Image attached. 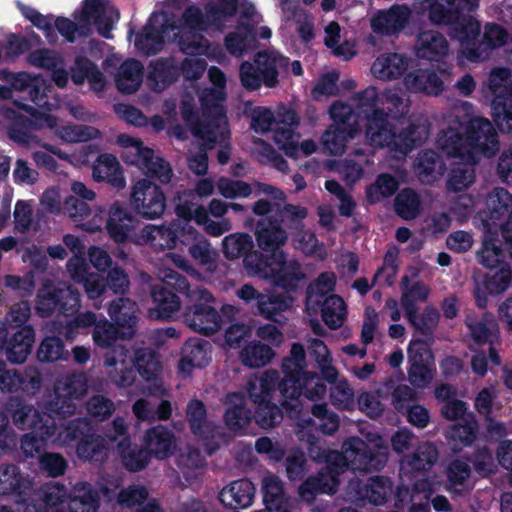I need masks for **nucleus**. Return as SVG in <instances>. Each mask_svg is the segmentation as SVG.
Returning a JSON list of instances; mask_svg holds the SVG:
<instances>
[{"label": "nucleus", "instance_id": "obj_57", "mask_svg": "<svg viewBox=\"0 0 512 512\" xmlns=\"http://www.w3.org/2000/svg\"><path fill=\"white\" fill-rule=\"evenodd\" d=\"M393 485L389 478L384 476H375L359 488V497L367 499L374 505L384 504L392 493Z\"/></svg>", "mask_w": 512, "mask_h": 512}, {"label": "nucleus", "instance_id": "obj_37", "mask_svg": "<svg viewBox=\"0 0 512 512\" xmlns=\"http://www.w3.org/2000/svg\"><path fill=\"white\" fill-rule=\"evenodd\" d=\"M358 125L331 124L323 133L321 143L324 149L331 155L344 154L347 144L358 134Z\"/></svg>", "mask_w": 512, "mask_h": 512}, {"label": "nucleus", "instance_id": "obj_62", "mask_svg": "<svg viewBox=\"0 0 512 512\" xmlns=\"http://www.w3.org/2000/svg\"><path fill=\"white\" fill-rule=\"evenodd\" d=\"M76 453L85 461L103 462L108 456V448L102 436L89 435L80 440Z\"/></svg>", "mask_w": 512, "mask_h": 512}, {"label": "nucleus", "instance_id": "obj_11", "mask_svg": "<svg viewBox=\"0 0 512 512\" xmlns=\"http://www.w3.org/2000/svg\"><path fill=\"white\" fill-rule=\"evenodd\" d=\"M13 424L20 430H31L37 435L52 437L57 431L54 419L41 412L32 404H27L19 399H11L7 407Z\"/></svg>", "mask_w": 512, "mask_h": 512}, {"label": "nucleus", "instance_id": "obj_1", "mask_svg": "<svg viewBox=\"0 0 512 512\" xmlns=\"http://www.w3.org/2000/svg\"><path fill=\"white\" fill-rule=\"evenodd\" d=\"M435 144L447 157L466 163H476L481 156H492L499 149L497 133L488 119L474 117L464 130L456 114L445 118V126L438 133Z\"/></svg>", "mask_w": 512, "mask_h": 512}, {"label": "nucleus", "instance_id": "obj_45", "mask_svg": "<svg viewBox=\"0 0 512 512\" xmlns=\"http://www.w3.org/2000/svg\"><path fill=\"white\" fill-rule=\"evenodd\" d=\"M335 285L336 275L334 272L327 271L321 273L307 287L306 310L309 313L316 314L322 301L334 291Z\"/></svg>", "mask_w": 512, "mask_h": 512}, {"label": "nucleus", "instance_id": "obj_33", "mask_svg": "<svg viewBox=\"0 0 512 512\" xmlns=\"http://www.w3.org/2000/svg\"><path fill=\"white\" fill-rule=\"evenodd\" d=\"M403 84L412 93L437 96L444 90V82L430 69H417L405 75Z\"/></svg>", "mask_w": 512, "mask_h": 512}, {"label": "nucleus", "instance_id": "obj_31", "mask_svg": "<svg viewBox=\"0 0 512 512\" xmlns=\"http://www.w3.org/2000/svg\"><path fill=\"white\" fill-rule=\"evenodd\" d=\"M92 177L96 182H108L117 189L126 186V179L118 159L108 153L101 154L92 166Z\"/></svg>", "mask_w": 512, "mask_h": 512}, {"label": "nucleus", "instance_id": "obj_61", "mask_svg": "<svg viewBox=\"0 0 512 512\" xmlns=\"http://www.w3.org/2000/svg\"><path fill=\"white\" fill-rule=\"evenodd\" d=\"M402 295L400 303L405 310V313H410L414 310H418L417 303L424 302L429 293L430 289L424 283L417 281L412 285H409V277L404 276L401 279Z\"/></svg>", "mask_w": 512, "mask_h": 512}, {"label": "nucleus", "instance_id": "obj_28", "mask_svg": "<svg viewBox=\"0 0 512 512\" xmlns=\"http://www.w3.org/2000/svg\"><path fill=\"white\" fill-rule=\"evenodd\" d=\"M185 412L190 430L194 435L203 440L220 435V427L208 420L206 406L201 400H190Z\"/></svg>", "mask_w": 512, "mask_h": 512}, {"label": "nucleus", "instance_id": "obj_14", "mask_svg": "<svg viewBox=\"0 0 512 512\" xmlns=\"http://www.w3.org/2000/svg\"><path fill=\"white\" fill-rule=\"evenodd\" d=\"M307 276L301 264L293 258H287L285 253H274L271 257L269 282L285 292L296 291Z\"/></svg>", "mask_w": 512, "mask_h": 512}, {"label": "nucleus", "instance_id": "obj_35", "mask_svg": "<svg viewBox=\"0 0 512 512\" xmlns=\"http://www.w3.org/2000/svg\"><path fill=\"white\" fill-rule=\"evenodd\" d=\"M255 496V487L246 479L236 480L225 486L219 493L221 503L232 509L249 507Z\"/></svg>", "mask_w": 512, "mask_h": 512}, {"label": "nucleus", "instance_id": "obj_41", "mask_svg": "<svg viewBox=\"0 0 512 512\" xmlns=\"http://www.w3.org/2000/svg\"><path fill=\"white\" fill-rule=\"evenodd\" d=\"M414 169L422 183L431 184L443 176L446 165L435 151L424 150L418 154Z\"/></svg>", "mask_w": 512, "mask_h": 512}, {"label": "nucleus", "instance_id": "obj_38", "mask_svg": "<svg viewBox=\"0 0 512 512\" xmlns=\"http://www.w3.org/2000/svg\"><path fill=\"white\" fill-rule=\"evenodd\" d=\"M447 5H433L429 10V20L437 25H450L455 23L461 15V10L474 12L479 8V0H443Z\"/></svg>", "mask_w": 512, "mask_h": 512}, {"label": "nucleus", "instance_id": "obj_4", "mask_svg": "<svg viewBox=\"0 0 512 512\" xmlns=\"http://www.w3.org/2000/svg\"><path fill=\"white\" fill-rule=\"evenodd\" d=\"M210 81L217 89H205L201 96L202 119L192 129L195 136L203 139L207 148L222 143L228 136V122L223 107L226 85L225 74L218 67L208 70Z\"/></svg>", "mask_w": 512, "mask_h": 512}, {"label": "nucleus", "instance_id": "obj_7", "mask_svg": "<svg viewBox=\"0 0 512 512\" xmlns=\"http://www.w3.org/2000/svg\"><path fill=\"white\" fill-rule=\"evenodd\" d=\"M35 308L42 317L55 311L73 314L80 308V293L67 283L46 280L38 290Z\"/></svg>", "mask_w": 512, "mask_h": 512}, {"label": "nucleus", "instance_id": "obj_50", "mask_svg": "<svg viewBox=\"0 0 512 512\" xmlns=\"http://www.w3.org/2000/svg\"><path fill=\"white\" fill-rule=\"evenodd\" d=\"M72 80L75 84L81 85L88 80L92 90L103 91L106 85L103 74L96 65L85 57H77L75 66L72 68Z\"/></svg>", "mask_w": 512, "mask_h": 512}, {"label": "nucleus", "instance_id": "obj_12", "mask_svg": "<svg viewBox=\"0 0 512 512\" xmlns=\"http://www.w3.org/2000/svg\"><path fill=\"white\" fill-rule=\"evenodd\" d=\"M306 364L285 358L281 368L284 377L280 379L281 406L290 414H298L301 410L299 397L301 387L297 384L314 377V372L305 370Z\"/></svg>", "mask_w": 512, "mask_h": 512}, {"label": "nucleus", "instance_id": "obj_29", "mask_svg": "<svg viewBox=\"0 0 512 512\" xmlns=\"http://www.w3.org/2000/svg\"><path fill=\"white\" fill-rule=\"evenodd\" d=\"M210 343L208 341L192 338L182 348V357L179 361V372L189 376L194 368H201L208 364L210 358Z\"/></svg>", "mask_w": 512, "mask_h": 512}, {"label": "nucleus", "instance_id": "obj_52", "mask_svg": "<svg viewBox=\"0 0 512 512\" xmlns=\"http://www.w3.org/2000/svg\"><path fill=\"white\" fill-rule=\"evenodd\" d=\"M179 471L188 482L199 477L205 466V458L198 448L187 446L179 452L175 459Z\"/></svg>", "mask_w": 512, "mask_h": 512}, {"label": "nucleus", "instance_id": "obj_22", "mask_svg": "<svg viewBox=\"0 0 512 512\" xmlns=\"http://www.w3.org/2000/svg\"><path fill=\"white\" fill-rule=\"evenodd\" d=\"M83 15L88 27L93 22L98 32L105 38H110L113 24L119 19V12L105 0H85Z\"/></svg>", "mask_w": 512, "mask_h": 512}, {"label": "nucleus", "instance_id": "obj_47", "mask_svg": "<svg viewBox=\"0 0 512 512\" xmlns=\"http://www.w3.org/2000/svg\"><path fill=\"white\" fill-rule=\"evenodd\" d=\"M143 80V65L135 60L124 61L115 73V84L117 89L124 94L136 92Z\"/></svg>", "mask_w": 512, "mask_h": 512}, {"label": "nucleus", "instance_id": "obj_19", "mask_svg": "<svg viewBox=\"0 0 512 512\" xmlns=\"http://www.w3.org/2000/svg\"><path fill=\"white\" fill-rule=\"evenodd\" d=\"M133 364L139 375L150 385L148 394L161 397L167 394L166 388L160 379L162 366L156 354L148 348H140L135 351Z\"/></svg>", "mask_w": 512, "mask_h": 512}, {"label": "nucleus", "instance_id": "obj_17", "mask_svg": "<svg viewBox=\"0 0 512 512\" xmlns=\"http://www.w3.org/2000/svg\"><path fill=\"white\" fill-rule=\"evenodd\" d=\"M133 358L122 345L113 347L104 355V368L107 378L118 388H128L135 383Z\"/></svg>", "mask_w": 512, "mask_h": 512}, {"label": "nucleus", "instance_id": "obj_59", "mask_svg": "<svg viewBox=\"0 0 512 512\" xmlns=\"http://www.w3.org/2000/svg\"><path fill=\"white\" fill-rule=\"evenodd\" d=\"M308 349L310 355L317 362L322 377L328 382L337 380L338 371L332 365V358L325 343L319 339H309Z\"/></svg>", "mask_w": 512, "mask_h": 512}, {"label": "nucleus", "instance_id": "obj_10", "mask_svg": "<svg viewBox=\"0 0 512 512\" xmlns=\"http://www.w3.org/2000/svg\"><path fill=\"white\" fill-rule=\"evenodd\" d=\"M130 205L141 218H160L166 209V196L159 185L148 178H140L131 186Z\"/></svg>", "mask_w": 512, "mask_h": 512}, {"label": "nucleus", "instance_id": "obj_25", "mask_svg": "<svg viewBox=\"0 0 512 512\" xmlns=\"http://www.w3.org/2000/svg\"><path fill=\"white\" fill-rule=\"evenodd\" d=\"M226 407L224 422L231 431H240L246 428L251 422V411L246 406V399L241 392H230L222 399Z\"/></svg>", "mask_w": 512, "mask_h": 512}, {"label": "nucleus", "instance_id": "obj_55", "mask_svg": "<svg viewBox=\"0 0 512 512\" xmlns=\"http://www.w3.org/2000/svg\"><path fill=\"white\" fill-rule=\"evenodd\" d=\"M471 476L470 465L463 460L456 459L449 463L446 469L447 490L457 495L469 490L468 481Z\"/></svg>", "mask_w": 512, "mask_h": 512}, {"label": "nucleus", "instance_id": "obj_58", "mask_svg": "<svg viewBox=\"0 0 512 512\" xmlns=\"http://www.w3.org/2000/svg\"><path fill=\"white\" fill-rule=\"evenodd\" d=\"M478 261L486 268L493 270L500 265H507L503 261L504 252L498 242L493 238L491 229H487L483 238L482 247L477 252Z\"/></svg>", "mask_w": 512, "mask_h": 512}, {"label": "nucleus", "instance_id": "obj_23", "mask_svg": "<svg viewBox=\"0 0 512 512\" xmlns=\"http://www.w3.org/2000/svg\"><path fill=\"white\" fill-rule=\"evenodd\" d=\"M277 388L280 389V375L275 369L251 375L245 386L247 395L254 404L272 401Z\"/></svg>", "mask_w": 512, "mask_h": 512}, {"label": "nucleus", "instance_id": "obj_48", "mask_svg": "<svg viewBox=\"0 0 512 512\" xmlns=\"http://www.w3.org/2000/svg\"><path fill=\"white\" fill-rule=\"evenodd\" d=\"M275 352L271 346L259 341L252 340L246 343L239 352L241 363L250 368H262L272 362Z\"/></svg>", "mask_w": 512, "mask_h": 512}, {"label": "nucleus", "instance_id": "obj_18", "mask_svg": "<svg viewBox=\"0 0 512 512\" xmlns=\"http://www.w3.org/2000/svg\"><path fill=\"white\" fill-rule=\"evenodd\" d=\"M412 10L405 4H394L376 11L370 18L371 30L380 36H398L409 24Z\"/></svg>", "mask_w": 512, "mask_h": 512}, {"label": "nucleus", "instance_id": "obj_46", "mask_svg": "<svg viewBox=\"0 0 512 512\" xmlns=\"http://www.w3.org/2000/svg\"><path fill=\"white\" fill-rule=\"evenodd\" d=\"M160 18L163 19L164 16L153 15L143 31L136 37L135 46L143 55H153L162 49L164 29L158 27L161 22Z\"/></svg>", "mask_w": 512, "mask_h": 512}, {"label": "nucleus", "instance_id": "obj_21", "mask_svg": "<svg viewBox=\"0 0 512 512\" xmlns=\"http://www.w3.org/2000/svg\"><path fill=\"white\" fill-rule=\"evenodd\" d=\"M178 440L173 431L163 425L146 430L143 436L144 449L158 460L169 458L176 450Z\"/></svg>", "mask_w": 512, "mask_h": 512}, {"label": "nucleus", "instance_id": "obj_64", "mask_svg": "<svg viewBox=\"0 0 512 512\" xmlns=\"http://www.w3.org/2000/svg\"><path fill=\"white\" fill-rule=\"evenodd\" d=\"M352 101L356 109L362 113L368 121L369 116H381L383 115V109H381V96L374 86H369L363 91L355 93L352 96Z\"/></svg>", "mask_w": 512, "mask_h": 512}, {"label": "nucleus", "instance_id": "obj_16", "mask_svg": "<svg viewBox=\"0 0 512 512\" xmlns=\"http://www.w3.org/2000/svg\"><path fill=\"white\" fill-rule=\"evenodd\" d=\"M465 325L468 328L471 339L478 345H489V358L495 365L501 364V358L495 348L500 342L498 323L491 313L482 316L467 315Z\"/></svg>", "mask_w": 512, "mask_h": 512}, {"label": "nucleus", "instance_id": "obj_32", "mask_svg": "<svg viewBox=\"0 0 512 512\" xmlns=\"http://www.w3.org/2000/svg\"><path fill=\"white\" fill-rule=\"evenodd\" d=\"M254 63L262 76L263 84L274 88L279 84V73L287 69L289 59L275 51H263L256 54Z\"/></svg>", "mask_w": 512, "mask_h": 512}, {"label": "nucleus", "instance_id": "obj_6", "mask_svg": "<svg viewBox=\"0 0 512 512\" xmlns=\"http://www.w3.org/2000/svg\"><path fill=\"white\" fill-rule=\"evenodd\" d=\"M116 143L123 148L121 157L125 163L136 166L143 174L162 184L171 182L174 173L169 162L145 146L141 139L120 134Z\"/></svg>", "mask_w": 512, "mask_h": 512}, {"label": "nucleus", "instance_id": "obj_15", "mask_svg": "<svg viewBox=\"0 0 512 512\" xmlns=\"http://www.w3.org/2000/svg\"><path fill=\"white\" fill-rule=\"evenodd\" d=\"M34 484L28 475L13 463L0 464V496H13L15 503L26 505L34 494ZM38 507L42 506L41 501ZM37 506V504H35Z\"/></svg>", "mask_w": 512, "mask_h": 512}, {"label": "nucleus", "instance_id": "obj_30", "mask_svg": "<svg viewBox=\"0 0 512 512\" xmlns=\"http://www.w3.org/2000/svg\"><path fill=\"white\" fill-rule=\"evenodd\" d=\"M338 483L336 473L327 465L318 475L306 479L299 486L298 494L303 501L312 503L318 493H334Z\"/></svg>", "mask_w": 512, "mask_h": 512}, {"label": "nucleus", "instance_id": "obj_56", "mask_svg": "<svg viewBox=\"0 0 512 512\" xmlns=\"http://www.w3.org/2000/svg\"><path fill=\"white\" fill-rule=\"evenodd\" d=\"M322 320L330 329L340 328L347 316V309L344 300L335 294H330L320 304Z\"/></svg>", "mask_w": 512, "mask_h": 512}, {"label": "nucleus", "instance_id": "obj_53", "mask_svg": "<svg viewBox=\"0 0 512 512\" xmlns=\"http://www.w3.org/2000/svg\"><path fill=\"white\" fill-rule=\"evenodd\" d=\"M176 79V69L169 60L158 59L150 63V71L147 77L149 87L161 92Z\"/></svg>", "mask_w": 512, "mask_h": 512}, {"label": "nucleus", "instance_id": "obj_8", "mask_svg": "<svg viewBox=\"0 0 512 512\" xmlns=\"http://www.w3.org/2000/svg\"><path fill=\"white\" fill-rule=\"evenodd\" d=\"M14 104L21 110L27 112L31 117L28 118L12 108L3 110V117L9 121L8 136L11 140L19 144L28 143L30 140V130L49 128L55 129L57 118L51 114L38 111L36 108L20 103L14 100Z\"/></svg>", "mask_w": 512, "mask_h": 512}, {"label": "nucleus", "instance_id": "obj_5", "mask_svg": "<svg viewBox=\"0 0 512 512\" xmlns=\"http://www.w3.org/2000/svg\"><path fill=\"white\" fill-rule=\"evenodd\" d=\"M365 442L359 437H350L342 445V453L331 451L327 463L338 476L346 468L360 472L378 471L388 461V447L379 435L368 437Z\"/></svg>", "mask_w": 512, "mask_h": 512}, {"label": "nucleus", "instance_id": "obj_60", "mask_svg": "<svg viewBox=\"0 0 512 512\" xmlns=\"http://www.w3.org/2000/svg\"><path fill=\"white\" fill-rule=\"evenodd\" d=\"M381 96V109H383V116H391L396 118L398 116L408 113L410 108L409 98L402 93L400 89L388 88L385 89Z\"/></svg>", "mask_w": 512, "mask_h": 512}, {"label": "nucleus", "instance_id": "obj_3", "mask_svg": "<svg viewBox=\"0 0 512 512\" xmlns=\"http://www.w3.org/2000/svg\"><path fill=\"white\" fill-rule=\"evenodd\" d=\"M42 506L29 505L24 512H98L100 493L87 481H78L68 489L60 482H49L38 492Z\"/></svg>", "mask_w": 512, "mask_h": 512}, {"label": "nucleus", "instance_id": "obj_36", "mask_svg": "<svg viewBox=\"0 0 512 512\" xmlns=\"http://www.w3.org/2000/svg\"><path fill=\"white\" fill-rule=\"evenodd\" d=\"M257 43L254 26L244 22H239L236 29L229 32L224 39L226 50L235 57H241L256 49Z\"/></svg>", "mask_w": 512, "mask_h": 512}, {"label": "nucleus", "instance_id": "obj_49", "mask_svg": "<svg viewBox=\"0 0 512 512\" xmlns=\"http://www.w3.org/2000/svg\"><path fill=\"white\" fill-rule=\"evenodd\" d=\"M294 298L280 293L264 294L255 304L257 313L269 321L278 322V317L293 307Z\"/></svg>", "mask_w": 512, "mask_h": 512}, {"label": "nucleus", "instance_id": "obj_44", "mask_svg": "<svg viewBox=\"0 0 512 512\" xmlns=\"http://www.w3.org/2000/svg\"><path fill=\"white\" fill-rule=\"evenodd\" d=\"M263 502L269 510L280 511L289 507L290 498L287 496L284 483L279 476L267 473L261 480Z\"/></svg>", "mask_w": 512, "mask_h": 512}, {"label": "nucleus", "instance_id": "obj_54", "mask_svg": "<svg viewBox=\"0 0 512 512\" xmlns=\"http://www.w3.org/2000/svg\"><path fill=\"white\" fill-rule=\"evenodd\" d=\"M486 205L488 209V219L486 220L485 226L487 229L490 228L492 230V225L506 215L509 208L512 207V196L504 188H495L489 193Z\"/></svg>", "mask_w": 512, "mask_h": 512}, {"label": "nucleus", "instance_id": "obj_13", "mask_svg": "<svg viewBox=\"0 0 512 512\" xmlns=\"http://www.w3.org/2000/svg\"><path fill=\"white\" fill-rule=\"evenodd\" d=\"M510 37V33L502 25L494 22L486 23L478 43H473L472 47H464L461 55L470 62L486 61L495 50L505 46Z\"/></svg>", "mask_w": 512, "mask_h": 512}, {"label": "nucleus", "instance_id": "obj_51", "mask_svg": "<svg viewBox=\"0 0 512 512\" xmlns=\"http://www.w3.org/2000/svg\"><path fill=\"white\" fill-rule=\"evenodd\" d=\"M134 218L124 208L113 206L109 211L106 228L116 242H123L127 239L128 234L133 229Z\"/></svg>", "mask_w": 512, "mask_h": 512}, {"label": "nucleus", "instance_id": "obj_43", "mask_svg": "<svg viewBox=\"0 0 512 512\" xmlns=\"http://www.w3.org/2000/svg\"><path fill=\"white\" fill-rule=\"evenodd\" d=\"M430 124L427 119L419 118L410 122L407 126L398 131L397 150L401 155H406L423 143L429 136Z\"/></svg>", "mask_w": 512, "mask_h": 512}, {"label": "nucleus", "instance_id": "obj_24", "mask_svg": "<svg viewBox=\"0 0 512 512\" xmlns=\"http://www.w3.org/2000/svg\"><path fill=\"white\" fill-rule=\"evenodd\" d=\"M439 452L432 442H423L407 456L400 460L401 476H410L416 472L430 470L438 461Z\"/></svg>", "mask_w": 512, "mask_h": 512}, {"label": "nucleus", "instance_id": "obj_2", "mask_svg": "<svg viewBox=\"0 0 512 512\" xmlns=\"http://www.w3.org/2000/svg\"><path fill=\"white\" fill-rule=\"evenodd\" d=\"M159 277L170 287L184 294L191 303L183 312V322L193 331L204 335H213L221 329L222 317L210 305L212 294L200 286H191L187 279L176 271L167 269Z\"/></svg>", "mask_w": 512, "mask_h": 512}, {"label": "nucleus", "instance_id": "obj_26", "mask_svg": "<svg viewBox=\"0 0 512 512\" xmlns=\"http://www.w3.org/2000/svg\"><path fill=\"white\" fill-rule=\"evenodd\" d=\"M446 37L436 30L422 31L417 35L415 54L418 58L439 61L449 54Z\"/></svg>", "mask_w": 512, "mask_h": 512}, {"label": "nucleus", "instance_id": "obj_42", "mask_svg": "<svg viewBox=\"0 0 512 512\" xmlns=\"http://www.w3.org/2000/svg\"><path fill=\"white\" fill-rule=\"evenodd\" d=\"M35 340V332L32 326L26 325L16 331L7 340L5 355L11 363L21 364L25 362L31 352Z\"/></svg>", "mask_w": 512, "mask_h": 512}, {"label": "nucleus", "instance_id": "obj_9", "mask_svg": "<svg viewBox=\"0 0 512 512\" xmlns=\"http://www.w3.org/2000/svg\"><path fill=\"white\" fill-rule=\"evenodd\" d=\"M252 211L261 217L255 229V237L258 247L266 252H276L284 246L288 240L286 230L281 226L273 212L272 202L267 199H259L253 204Z\"/></svg>", "mask_w": 512, "mask_h": 512}, {"label": "nucleus", "instance_id": "obj_27", "mask_svg": "<svg viewBox=\"0 0 512 512\" xmlns=\"http://www.w3.org/2000/svg\"><path fill=\"white\" fill-rule=\"evenodd\" d=\"M138 306L129 298H118L108 307L111 320L122 329V336L132 337L136 331L138 321Z\"/></svg>", "mask_w": 512, "mask_h": 512}, {"label": "nucleus", "instance_id": "obj_40", "mask_svg": "<svg viewBox=\"0 0 512 512\" xmlns=\"http://www.w3.org/2000/svg\"><path fill=\"white\" fill-rule=\"evenodd\" d=\"M483 87L490 94L491 103L512 101V71L506 67L493 68Z\"/></svg>", "mask_w": 512, "mask_h": 512}, {"label": "nucleus", "instance_id": "obj_34", "mask_svg": "<svg viewBox=\"0 0 512 512\" xmlns=\"http://www.w3.org/2000/svg\"><path fill=\"white\" fill-rule=\"evenodd\" d=\"M137 243L149 245L155 250L173 249L177 244L173 225H146L137 235Z\"/></svg>", "mask_w": 512, "mask_h": 512}, {"label": "nucleus", "instance_id": "obj_20", "mask_svg": "<svg viewBox=\"0 0 512 512\" xmlns=\"http://www.w3.org/2000/svg\"><path fill=\"white\" fill-rule=\"evenodd\" d=\"M365 137L368 144L374 149L390 148L391 151L398 153V131L383 115L368 117L365 125Z\"/></svg>", "mask_w": 512, "mask_h": 512}, {"label": "nucleus", "instance_id": "obj_63", "mask_svg": "<svg viewBox=\"0 0 512 512\" xmlns=\"http://www.w3.org/2000/svg\"><path fill=\"white\" fill-rule=\"evenodd\" d=\"M55 135L65 143L87 142L101 136L100 131L88 125L68 124L56 126Z\"/></svg>", "mask_w": 512, "mask_h": 512}, {"label": "nucleus", "instance_id": "obj_39", "mask_svg": "<svg viewBox=\"0 0 512 512\" xmlns=\"http://www.w3.org/2000/svg\"><path fill=\"white\" fill-rule=\"evenodd\" d=\"M409 60L399 53H385L375 59L371 66L374 77L391 81L401 77L407 70Z\"/></svg>", "mask_w": 512, "mask_h": 512}]
</instances>
